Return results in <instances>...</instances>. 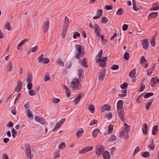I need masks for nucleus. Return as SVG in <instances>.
I'll return each instance as SVG.
<instances>
[{
	"instance_id": "1",
	"label": "nucleus",
	"mask_w": 159,
	"mask_h": 159,
	"mask_svg": "<svg viewBox=\"0 0 159 159\" xmlns=\"http://www.w3.org/2000/svg\"><path fill=\"white\" fill-rule=\"evenodd\" d=\"M75 58L79 60L80 59L81 57H83L84 54V49L81 45L78 44L75 45Z\"/></svg>"
},
{
	"instance_id": "2",
	"label": "nucleus",
	"mask_w": 159,
	"mask_h": 159,
	"mask_svg": "<svg viewBox=\"0 0 159 159\" xmlns=\"http://www.w3.org/2000/svg\"><path fill=\"white\" fill-rule=\"evenodd\" d=\"M104 149L103 147L101 145H98L96 147L95 153L98 156L103 153Z\"/></svg>"
},
{
	"instance_id": "3",
	"label": "nucleus",
	"mask_w": 159,
	"mask_h": 159,
	"mask_svg": "<svg viewBox=\"0 0 159 159\" xmlns=\"http://www.w3.org/2000/svg\"><path fill=\"white\" fill-rule=\"evenodd\" d=\"M73 81L71 82V84L72 87L74 89H79L80 86V83L78 79L76 78L73 79Z\"/></svg>"
},
{
	"instance_id": "4",
	"label": "nucleus",
	"mask_w": 159,
	"mask_h": 159,
	"mask_svg": "<svg viewBox=\"0 0 159 159\" xmlns=\"http://www.w3.org/2000/svg\"><path fill=\"white\" fill-rule=\"evenodd\" d=\"M141 44L143 48L146 50H147L149 44V40L148 39H145L141 40Z\"/></svg>"
},
{
	"instance_id": "5",
	"label": "nucleus",
	"mask_w": 159,
	"mask_h": 159,
	"mask_svg": "<svg viewBox=\"0 0 159 159\" xmlns=\"http://www.w3.org/2000/svg\"><path fill=\"white\" fill-rule=\"evenodd\" d=\"M93 29L94 30V32L96 36H99L100 32L101 30V29L97 24L94 25Z\"/></svg>"
},
{
	"instance_id": "6",
	"label": "nucleus",
	"mask_w": 159,
	"mask_h": 159,
	"mask_svg": "<svg viewBox=\"0 0 159 159\" xmlns=\"http://www.w3.org/2000/svg\"><path fill=\"white\" fill-rule=\"evenodd\" d=\"M106 73V70L104 69H102L99 72V75L98 76V79L103 80L105 75Z\"/></svg>"
},
{
	"instance_id": "7",
	"label": "nucleus",
	"mask_w": 159,
	"mask_h": 159,
	"mask_svg": "<svg viewBox=\"0 0 159 159\" xmlns=\"http://www.w3.org/2000/svg\"><path fill=\"white\" fill-rule=\"evenodd\" d=\"M118 111H119L118 115L120 118L123 122H124L125 121V113L124 111V110H121Z\"/></svg>"
},
{
	"instance_id": "8",
	"label": "nucleus",
	"mask_w": 159,
	"mask_h": 159,
	"mask_svg": "<svg viewBox=\"0 0 159 159\" xmlns=\"http://www.w3.org/2000/svg\"><path fill=\"white\" fill-rule=\"evenodd\" d=\"M25 151H26V154L28 157H30L31 155V152L30 146L28 144L25 145Z\"/></svg>"
},
{
	"instance_id": "9",
	"label": "nucleus",
	"mask_w": 159,
	"mask_h": 159,
	"mask_svg": "<svg viewBox=\"0 0 159 159\" xmlns=\"http://www.w3.org/2000/svg\"><path fill=\"white\" fill-rule=\"evenodd\" d=\"M102 50H100L95 57V59L97 62H98L100 61L102 57Z\"/></svg>"
},
{
	"instance_id": "10",
	"label": "nucleus",
	"mask_w": 159,
	"mask_h": 159,
	"mask_svg": "<svg viewBox=\"0 0 159 159\" xmlns=\"http://www.w3.org/2000/svg\"><path fill=\"white\" fill-rule=\"evenodd\" d=\"M35 120L42 125H45V122L43 119L39 116H36L35 118Z\"/></svg>"
},
{
	"instance_id": "11",
	"label": "nucleus",
	"mask_w": 159,
	"mask_h": 159,
	"mask_svg": "<svg viewBox=\"0 0 159 159\" xmlns=\"http://www.w3.org/2000/svg\"><path fill=\"white\" fill-rule=\"evenodd\" d=\"M123 101L120 100L118 101L117 103V110L120 111L121 110H124L123 108Z\"/></svg>"
},
{
	"instance_id": "12",
	"label": "nucleus",
	"mask_w": 159,
	"mask_h": 159,
	"mask_svg": "<svg viewBox=\"0 0 159 159\" xmlns=\"http://www.w3.org/2000/svg\"><path fill=\"white\" fill-rule=\"evenodd\" d=\"M120 135L122 137L125 139H127L129 138L128 133L125 130L122 131L120 133Z\"/></svg>"
},
{
	"instance_id": "13",
	"label": "nucleus",
	"mask_w": 159,
	"mask_h": 159,
	"mask_svg": "<svg viewBox=\"0 0 159 159\" xmlns=\"http://www.w3.org/2000/svg\"><path fill=\"white\" fill-rule=\"evenodd\" d=\"M142 130L144 135H146L148 133V127L147 124L144 123L143 125Z\"/></svg>"
},
{
	"instance_id": "14",
	"label": "nucleus",
	"mask_w": 159,
	"mask_h": 159,
	"mask_svg": "<svg viewBox=\"0 0 159 159\" xmlns=\"http://www.w3.org/2000/svg\"><path fill=\"white\" fill-rule=\"evenodd\" d=\"M49 27V21H46L44 23L43 26V32H46L48 31V29Z\"/></svg>"
},
{
	"instance_id": "15",
	"label": "nucleus",
	"mask_w": 159,
	"mask_h": 159,
	"mask_svg": "<svg viewBox=\"0 0 159 159\" xmlns=\"http://www.w3.org/2000/svg\"><path fill=\"white\" fill-rule=\"evenodd\" d=\"M111 108V107L109 105L105 104L102 106V107L101 112H104L106 110H109Z\"/></svg>"
},
{
	"instance_id": "16",
	"label": "nucleus",
	"mask_w": 159,
	"mask_h": 159,
	"mask_svg": "<svg viewBox=\"0 0 159 159\" xmlns=\"http://www.w3.org/2000/svg\"><path fill=\"white\" fill-rule=\"evenodd\" d=\"M102 155L104 159H110V155L109 152L105 151Z\"/></svg>"
},
{
	"instance_id": "17",
	"label": "nucleus",
	"mask_w": 159,
	"mask_h": 159,
	"mask_svg": "<svg viewBox=\"0 0 159 159\" xmlns=\"http://www.w3.org/2000/svg\"><path fill=\"white\" fill-rule=\"evenodd\" d=\"M87 60V59L86 58H84L82 60H80V64L86 68L88 67V65L86 63V61Z\"/></svg>"
},
{
	"instance_id": "18",
	"label": "nucleus",
	"mask_w": 159,
	"mask_h": 159,
	"mask_svg": "<svg viewBox=\"0 0 159 159\" xmlns=\"http://www.w3.org/2000/svg\"><path fill=\"white\" fill-rule=\"evenodd\" d=\"M29 40L28 39H24L21 42H20L19 44H18L17 47V48L18 50H19L20 49L19 48H20L21 46L23 44H24L25 43L27 42Z\"/></svg>"
},
{
	"instance_id": "19",
	"label": "nucleus",
	"mask_w": 159,
	"mask_h": 159,
	"mask_svg": "<svg viewBox=\"0 0 159 159\" xmlns=\"http://www.w3.org/2000/svg\"><path fill=\"white\" fill-rule=\"evenodd\" d=\"M136 73V69L134 68L130 72L129 74V76L130 78H134L135 77V75Z\"/></svg>"
},
{
	"instance_id": "20",
	"label": "nucleus",
	"mask_w": 159,
	"mask_h": 159,
	"mask_svg": "<svg viewBox=\"0 0 159 159\" xmlns=\"http://www.w3.org/2000/svg\"><path fill=\"white\" fill-rule=\"evenodd\" d=\"M84 132L82 129H80L78 130L76 133V135L77 137H80L82 135V133Z\"/></svg>"
},
{
	"instance_id": "21",
	"label": "nucleus",
	"mask_w": 159,
	"mask_h": 159,
	"mask_svg": "<svg viewBox=\"0 0 159 159\" xmlns=\"http://www.w3.org/2000/svg\"><path fill=\"white\" fill-rule=\"evenodd\" d=\"M158 128V127L157 125H155L153 126L152 130V134L153 135H155L157 133Z\"/></svg>"
},
{
	"instance_id": "22",
	"label": "nucleus",
	"mask_w": 159,
	"mask_h": 159,
	"mask_svg": "<svg viewBox=\"0 0 159 159\" xmlns=\"http://www.w3.org/2000/svg\"><path fill=\"white\" fill-rule=\"evenodd\" d=\"M141 155L144 157H147L150 156V154L148 152L146 151L142 153Z\"/></svg>"
},
{
	"instance_id": "23",
	"label": "nucleus",
	"mask_w": 159,
	"mask_h": 159,
	"mask_svg": "<svg viewBox=\"0 0 159 159\" xmlns=\"http://www.w3.org/2000/svg\"><path fill=\"white\" fill-rule=\"evenodd\" d=\"M158 14V13L157 12H152L149 15V17L151 18L156 17Z\"/></svg>"
},
{
	"instance_id": "24",
	"label": "nucleus",
	"mask_w": 159,
	"mask_h": 159,
	"mask_svg": "<svg viewBox=\"0 0 159 159\" xmlns=\"http://www.w3.org/2000/svg\"><path fill=\"white\" fill-rule=\"evenodd\" d=\"M148 148H149L152 150L154 149L155 146L154 141H152L150 142V144L148 145Z\"/></svg>"
},
{
	"instance_id": "25",
	"label": "nucleus",
	"mask_w": 159,
	"mask_h": 159,
	"mask_svg": "<svg viewBox=\"0 0 159 159\" xmlns=\"http://www.w3.org/2000/svg\"><path fill=\"white\" fill-rule=\"evenodd\" d=\"M153 101V99H152L150 100V102L147 103L146 104L145 107L147 110H148L149 108V107L151 105Z\"/></svg>"
},
{
	"instance_id": "26",
	"label": "nucleus",
	"mask_w": 159,
	"mask_h": 159,
	"mask_svg": "<svg viewBox=\"0 0 159 159\" xmlns=\"http://www.w3.org/2000/svg\"><path fill=\"white\" fill-rule=\"evenodd\" d=\"M38 48V47L37 46H35L33 48H30L29 49V51L28 53V54H30L32 52H34L37 50Z\"/></svg>"
},
{
	"instance_id": "27",
	"label": "nucleus",
	"mask_w": 159,
	"mask_h": 159,
	"mask_svg": "<svg viewBox=\"0 0 159 159\" xmlns=\"http://www.w3.org/2000/svg\"><path fill=\"white\" fill-rule=\"evenodd\" d=\"M150 83L151 86L152 87L153 86L154 84L157 83V80H156V78H155V77H152L151 79Z\"/></svg>"
},
{
	"instance_id": "28",
	"label": "nucleus",
	"mask_w": 159,
	"mask_h": 159,
	"mask_svg": "<svg viewBox=\"0 0 159 159\" xmlns=\"http://www.w3.org/2000/svg\"><path fill=\"white\" fill-rule=\"evenodd\" d=\"M99 130L98 129H94L93 132V138H95L97 135V133L99 132Z\"/></svg>"
},
{
	"instance_id": "29",
	"label": "nucleus",
	"mask_w": 159,
	"mask_h": 159,
	"mask_svg": "<svg viewBox=\"0 0 159 159\" xmlns=\"http://www.w3.org/2000/svg\"><path fill=\"white\" fill-rule=\"evenodd\" d=\"M27 116L29 118L32 117L33 115L31 111L29 109L27 110L26 111Z\"/></svg>"
},
{
	"instance_id": "30",
	"label": "nucleus",
	"mask_w": 159,
	"mask_h": 159,
	"mask_svg": "<svg viewBox=\"0 0 159 159\" xmlns=\"http://www.w3.org/2000/svg\"><path fill=\"white\" fill-rule=\"evenodd\" d=\"M56 62L60 65H61V66H64V63L61 61V59L60 58H58L56 59Z\"/></svg>"
},
{
	"instance_id": "31",
	"label": "nucleus",
	"mask_w": 159,
	"mask_h": 159,
	"mask_svg": "<svg viewBox=\"0 0 159 159\" xmlns=\"http://www.w3.org/2000/svg\"><path fill=\"white\" fill-rule=\"evenodd\" d=\"M89 109L92 113H93L95 110L94 106L93 105H90L89 107Z\"/></svg>"
},
{
	"instance_id": "32",
	"label": "nucleus",
	"mask_w": 159,
	"mask_h": 159,
	"mask_svg": "<svg viewBox=\"0 0 159 159\" xmlns=\"http://www.w3.org/2000/svg\"><path fill=\"white\" fill-rule=\"evenodd\" d=\"M108 19L105 17H104L101 18V23H106L108 22Z\"/></svg>"
},
{
	"instance_id": "33",
	"label": "nucleus",
	"mask_w": 159,
	"mask_h": 159,
	"mask_svg": "<svg viewBox=\"0 0 159 159\" xmlns=\"http://www.w3.org/2000/svg\"><path fill=\"white\" fill-rule=\"evenodd\" d=\"M123 13L124 10L122 8H120L118 10L116 14L118 15H121Z\"/></svg>"
},
{
	"instance_id": "34",
	"label": "nucleus",
	"mask_w": 159,
	"mask_h": 159,
	"mask_svg": "<svg viewBox=\"0 0 159 159\" xmlns=\"http://www.w3.org/2000/svg\"><path fill=\"white\" fill-rule=\"evenodd\" d=\"M133 5V9L134 10L137 11L138 10V8L136 6V3L135 0H132Z\"/></svg>"
},
{
	"instance_id": "35",
	"label": "nucleus",
	"mask_w": 159,
	"mask_h": 159,
	"mask_svg": "<svg viewBox=\"0 0 159 159\" xmlns=\"http://www.w3.org/2000/svg\"><path fill=\"white\" fill-rule=\"evenodd\" d=\"M66 145L64 142H61L59 145V148L60 149H63L65 148Z\"/></svg>"
},
{
	"instance_id": "36",
	"label": "nucleus",
	"mask_w": 159,
	"mask_h": 159,
	"mask_svg": "<svg viewBox=\"0 0 159 159\" xmlns=\"http://www.w3.org/2000/svg\"><path fill=\"white\" fill-rule=\"evenodd\" d=\"M147 60L146 59L144 56H142L140 58V63L141 64H142L144 62H146Z\"/></svg>"
},
{
	"instance_id": "37",
	"label": "nucleus",
	"mask_w": 159,
	"mask_h": 159,
	"mask_svg": "<svg viewBox=\"0 0 159 159\" xmlns=\"http://www.w3.org/2000/svg\"><path fill=\"white\" fill-rule=\"evenodd\" d=\"M81 98V95H79V96L76 98H75L74 101L75 104H77L80 101V99Z\"/></svg>"
},
{
	"instance_id": "38",
	"label": "nucleus",
	"mask_w": 159,
	"mask_h": 159,
	"mask_svg": "<svg viewBox=\"0 0 159 159\" xmlns=\"http://www.w3.org/2000/svg\"><path fill=\"white\" fill-rule=\"evenodd\" d=\"M78 73L79 75V78L80 79V80H81V79H80V77H82L83 75V71L81 69H79L78 71Z\"/></svg>"
},
{
	"instance_id": "39",
	"label": "nucleus",
	"mask_w": 159,
	"mask_h": 159,
	"mask_svg": "<svg viewBox=\"0 0 159 159\" xmlns=\"http://www.w3.org/2000/svg\"><path fill=\"white\" fill-rule=\"evenodd\" d=\"M84 148L86 152H88L92 150L93 149V148L92 146H88Z\"/></svg>"
},
{
	"instance_id": "40",
	"label": "nucleus",
	"mask_w": 159,
	"mask_h": 159,
	"mask_svg": "<svg viewBox=\"0 0 159 159\" xmlns=\"http://www.w3.org/2000/svg\"><path fill=\"white\" fill-rule=\"evenodd\" d=\"M24 106L26 109L29 108L30 107V104L29 102L26 101H24Z\"/></svg>"
},
{
	"instance_id": "41",
	"label": "nucleus",
	"mask_w": 159,
	"mask_h": 159,
	"mask_svg": "<svg viewBox=\"0 0 159 159\" xmlns=\"http://www.w3.org/2000/svg\"><path fill=\"white\" fill-rule=\"evenodd\" d=\"M155 37H154L152 38V40L150 41V43L151 44L152 46L153 47H154L155 46Z\"/></svg>"
},
{
	"instance_id": "42",
	"label": "nucleus",
	"mask_w": 159,
	"mask_h": 159,
	"mask_svg": "<svg viewBox=\"0 0 159 159\" xmlns=\"http://www.w3.org/2000/svg\"><path fill=\"white\" fill-rule=\"evenodd\" d=\"M129 57V54L128 52H125L124 55V58L125 60H128Z\"/></svg>"
},
{
	"instance_id": "43",
	"label": "nucleus",
	"mask_w": 159,
	"mask_h": 159,
	"mask_svg": "<svg viewBox=\"0 0 159 159\" xmlns=\"http://www.w3.org/2000/svg\"><path fill=\"white\" fill-rule=\"evenodd\" d=\"M43 54H42L40 57H39L37 58V60H38V62L39 63H41L43 62Z\"/></svg>"
},
{
	"instance_id": "44",
	"label": "nucleus",
	"mask_w": 159,
	"mask_h": 159,
	"mask_svg": "<svg viewBox=\"0 0 159 159\" xmlns=\"http://www.w3.org/2000/svg\"><path fill=\"white\" fill-rule=\"evenodd\" d=\"M12 66L11 65V63L10 62L9 63H8V65L7 67V70L9 72H11L12 70Z\"/></svg>"
},
{
	"instance_id": "45",
	"label": "nucleus",
	"mask_w": 159,
	"mask_h": 159,
	"mask_svg": "<svg viewBox=\"0 0 159 159\" xmlns=\"http://www.w3.org/2000/svg\"><path fill=\"white\" fill-rule=\"evenodd\" d=\"M153 93H147L144 96V98H148L150 96H152L153 95Z\"/></svg>"
},
{
	"instance_id": "46",
	"label": "nucleus",
	"mask_w": 159,
	"mask_h": 159,
	"mask_svg": "<svg viewBox=\"0 0 159 159\" xmlns=\"http://www.w3.org/2000/svg\"><path fill=\"white\" fill-rule=\"evenodd\" d=\"M128 86V84L126 82L124 83L123 84L120 85V87L122 89H125Z\"/></svg>"
},
{
	"instance_id": "47",
	"label": "nucleus",
	"mask_w": 159,
	"mask_h": 159,
	"mask_svg": "<svg viewBox=\"0 0 159 159\" xmlns=\"http://www.w3.org/2000/svg\"><path fill=\"white\" fill-rule=\"evenodd\" d=\"M5 28L6 29L9 30H11V26L10 25V24L8 22H7L5 26Z\"/></svg>"
},
{
	"instance_id": "48",
	"label": "nucleus",
	"mask_w": 159,
	"mask_h": 159,
	"mask_svg": "<svg viewBox=\"0 0 159 159\" xmlns=\"http://www.w3.org/2000/svg\"><path fill=\"white\" fill-rule=\"evenodd\" d=\"M100 63L99 66L103 68L105 67L106 65V62L104 61H102L101 60H100Z\"/></svg>"
},
{
	"instance_id": "49",
	"label": "nucleus",
	"mask_w": 159,
	"mask_h": 159,
	"mask_svg": "<svg viewBox=\"0 0 159 159\" xmlns=\"http://www.w3.org/2000/svg\"><path fill=\"white\" fill-rule=\"evenodd\" d=\"M143 95V93L141 95H140L138 98L137 100V102L138 103H140L141 101Z\"/></svg>"
},
{
	"instance_id": "50",
	"label": "nucleus",
	"mask_w": 159,
	"mask_h": 159,
	"mask_svg": "<svg viewBox=\"0 0 159 159\" xmlns=\"http://www.w3.org/2000/svg\"><path fill=\"white\" fill-rule=\"evenodd\" d=\"M11 131L12 133V136L13 138L15 137L17 133L16 131L14 129H11Z\"/></svg>"
},
{
	"instance_id": "51",
	"label": "nucleus",
	"mask_w": 159,
	"mask_h": 159,
	"mask_svg": "<svg viewBox=\"0 0 159 159\" xmlns=\"http://www.w3.org/2000/svg\"><path fill=\"white\" fill-rule=\"evenodd\" d=\"M119 68V66L118 65H114L111 67V69L113 70H117Z\"/></svg>"
},
{
	"instance_id": "52",
	"label": "nucleus",
	"mask_w": 159,
	"mask_h": 159,
	"mask_svg": "<svg viewBox=\"0 0 159 159\" xmlns=\"http://www.w3.org/2000/svg\"><path fill=\"white\" fill-rule=\"evenodd\" d=\"M106 116L108 120H110L112 117V114L111 112H109L106 114Z\"/></svg>"
},
{
	"instance_id": "53",
	"label": "nucleus",
	"mask_w": 159,
	"mask_h": 159,
	"mask_svg": "<svg viewBox=\"0 0 159 159\" xmlns=\"http://www.w3.org/2000/svg\"><path fill=\"white\" fill-rule=\"evenodd\" d=\"M80 36V34L77 32H75L74 33V34L73 35V38L74 39H76L77 38V37H79Z\"/></svg>"
},
{
	"instance_id": "54",
	"label": "nucleus",
	"mask_w": 159,
	"mask_h": 159,
	"mask_svg": "<svg viewBox=\"0 0 159 159\" xmlns=\"http://www.w3.org/2000/svg\"><path fill=\"white\" fill-rule=\"evenodd\" d=\"M50 79V75L48 74H46L44 76V80L48 81Z\"/></svg>"
},
{
	"instance_id": "55",
	"label": "nucleus",
	"mask_w": 159,
	"mask_h": 159,
	"mask_svg": "<svg viewBox=\"0 0 159 159\" xmlns=\"http://www.w3.org/2000/svg\"><path fill=\"white\" fill-rule=\"evenodd\" d=\"M29 93L31 95V96H34L36 94V92L35 91L32 89L31 90H30L29 91Z\"/></svg>"
},
{
	"instance_id": "56",
	"label": "nucleus",
	"mask_w": 159,
	"mask_h": 159,
	"mask_svg": "<svg viewBox=\"0 0 159 159\" xmlns=\"http://www.w3.org/2000/svg\"><path fill=\"white\" fill-rule=\"evenodd\" d=\"M113 129V126L111 125H110L108 126V131L109 133L111 134L112 132Z\"/></svg>"
},
{
	"instance_id": "57",
	"label": "nucleus",
	"mask_w": 159,
	"mask_h": 159,
	"mask_svg": "<svg viewBox=\"0 0 159 159\" xmlns=\"http://www.w3.org/2000/svg\"><path fill=\"white\" fill-rule=\"evenodd\" d=\"M22 88V87H21V86L17 85L16 88L15 89V91L17 92H19L20 91Z\"/></svg>"
},
{
	"instance_id": "58",
	"label": "nucleus",
	"mask_w": 159,
	"mask_h": 159,
	"mask_svg": "<svg viewBox=\"0 0 159 159\" xmlns=\"http://www.w3.org/2000/svg\"><path fill=\"white\" fill-rule=\"evenodd\" d=\"M61 126L60 125H58L57 123L56 124V126L53 129L52 132H54L57 129L59 128Z\"/></svg>"
},
{
	"instance_id": "59",
	"label": "nucleus",
	"mask_w": 159,
	"mask_h": 159,
	"mask_svg": "<svg viewBox=\"0 0 159 159\" xmlns=\"http://www.w3.org/2000/svg\"><path fill=\"white\" fill-rule=\"evenodd\" d=\"M27 88L29 90H30L32 88L33 85L31 83H28Z\"/></svg>"
},
{
	"instance_id": "60",
	"label": "nucleus",
	"mask_w": 159,
	"mask_h": 159,
	"mask_svg": "<svg viewBox=\"0 0 159 159\" xmlns=\"http://www.w3.org/2000/svg\"><path fill=\"white\" fill-rule=\"evenodd\" d=\"M32 76L31 75H30L28 77L26 82L28 83H31V82L32 80Z\"/></svg>"
},
{
	"instance_id": "61",
	"label": "nucleus",
	"mask_w": 159,
	"mask_h": 159,
	"mask_svg": "<svg viewBox=\"0 0 159 159\" xmlns=\"http://www.w3.org/2000/svg\"><path fill=\"white\" fill-rule=\"evenodd\" d=\"M129 26L128 25L124 24L123 25L122 27L123 30L124 31L127 30V29L128 28Z\"/></svg>"
},
{
	"instance_id": "62",
	"label": "nucleus",
	"mask_w": 159,
	"mask_h": 159,
	"mask_svg": "<svg viewBox=\"0 0 159 159\" xmlns=\"http://www.w3.org/2000/svg\"><path fill=\"white\" fill-rule=\"evenodd\" d=\"M113 8V7L111 5H106L105 7V9L107 10H111Z\"/></svg>"
},
{
	"instance_id": "63",
	"label": "nucleus",
	"mask_w": 159,
	"mask_h": 159,
	"mask_svg": "<svg viewBox=\"0 0 159 159\" xmlns=\"http://www.w3.org/2000/svg\"><path fill=\"white\" fill-rule=\"evenodd\" d=\"M49 62V60L48 58L45 57L43 59V63H48Z\"/></svg>"
},
{
	"instance_id": "64",
	"label": "nucleus",
	"mask_w": 159,
	"mask_h": 159,
	"mask_svg": "<svg viewBox=\"0 0 159 159\" xmlns=\"http://www.w3.org/2000/svg\"><path fill=\"white\" fill-rule=\"evenodd\" d=\"M65 120V118H62L57 123V124L59 125H60L61 126L62 124L64 122Z\"/></svg>"
}]
</instances>
